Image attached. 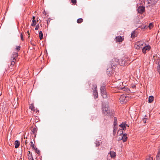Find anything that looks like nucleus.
Wrapping results in <instances>:
<instances>
[{"label": "nucleus", "instance_id": "nucleus-1", "mask_svg": "<svg viewBox=\"0 0 160 160\" xmlns=\"http://www.w3.org/2000/svg\"><path fill=\"white\" fill-rule=\"evenodd\" d=\"M102 111L104 115L106 116H111V113L109 109V106L107 104H103L102 105Z\"/></svg>", "mask_w": 160, "mask_h": 160}, {"label": "nucleus", "instance_id": "nucleus-2", "mask_svg": "<svg viewBox=\"0 0 160 160\" xmlns=\"http://www.w3.org/2000/svg\"><path fill=\"white\" fill-rule=\"evenodd\" d=\"M108 67L107 69L106 72L107 74L109 76H110L114 72V69L115 68V67L113 66L110 65V64Z\"/></svg>", "mask_w": 160, "mask_h": 160}, {"label": "nucleus", "instance_id": "nucleus-3", "mask_svg": "<svg viewBox=\"0 0 160 160\" xmlns=\"http://www.w3.org/2000/svg\"><path fill=\"white\" fill-rule=\"evenodd\" d=\"M101 95L103 98H106L107 97L106 89L104 86L102 85L101 87Z\"/></svg>", "mask_w": 160, "mask_h": 160}, {"label": "nucleus", "instance_id": "nucleus-4", "mask_svg": "<svg viewBox=\"0 0 160 160\" xmlns=\"http://www.w3.org/2000/svg\"><path fill=\"white\" fill-rule=\"evenodd\" d=\"M143 42L139 41L135 44V48L137 49H139L140 48L141 49L142 48V46H143Z\"/></svg>", "mask_w": 160, "mask_h": 160}, {"label": "nucleus", "instance_id": "nucleus-5", "mask_svg": "<svg viewBox=\"0 0 160 160\" xmlns=\"http://www.w3.org/2000/svg\"><path fill=\"white\" fill-rule=\"evenodd\" d=\"M128 97L124 95H121L120 97L119 100L122 104L125 103L128 101Z\"/></svg>", "mask_w": 160, "mask_h": 160}, {"label": "nucleus", "instance_id": "nucleus-6", "mask_svg": "<svg viewBox=\"0 0 160 160\" xmlns=\"http://www.w3.org/2000/svg\"><path fill=\"white\" fill-rule=\"evenodd\" d=\"M119 63V60L117 58H114L112 59L110 62V65L113 66L115 67V66Z\"/></svg>", "mask_w": 160, "mask_h": 160}, {"label": "nucleus", "instance_id": "nucleus-7", "mask_svg": "<svg viewBox=\"0 0 160 160\" xmlns=\"http://www.w3.org/2000/svg\"><path fill=\"white\" fill-rule=\"evenodd\" d=\"M93 87L94 88V89L93 91V95L94 96V98H96L98 97L97 86L96 84H94L93 85Z\"/></svg>", "mask_w": 160, "mask_h": 160}, {"label": "nucleus", "instance_id": "nucleus-8", "mask_svg": "<svg viewBox=\"0 0 160 160\" xmlns=\"http://www.w3.org/2000/svg\"><path fill=\"white\" fill-rule=\"evenodd\" d=\"M119 126L122 129L121 130H118V134L120 135H121L123 133V131H122V130H126L127 129L126 127H125V125H124L122 122L121 124L119 125Z\"/></svg>", "mask_w": 160, "mask_h": 160}, {"label": "nucleus", "instance_id": "nucleus-9", "mask_svg": "<svg viewBox=\"0 0 160 160\" xmlns=\"http://www.w3.org/2000/svg\"><path fill=\"white\" fill-rule=\"evenodd\" d=\"M156 63L158 65L157 67V71L160 74V58H158L156 60Z\"/></svg>", "mask_w": 160, "mask_h": 160}, {"label": "nucleus", "instance_id": "nucleus-10", "mask_svg": "<svg viewBox=\"0 0 160 160\" xmlns=\"http://www.w3.org/2000/svg\"><path fill=\"white\" fill-rule=\"evenodd\" d=\"M151 48L150 47L149 45H147L142 48V51L143 53H145L146 51H149Z\"/></svg>", "mask_w": 160, "mask_h": 160}, {"label": "nucleus", "instance_id": "nucleus-11", "mask_svg": "<svg viewBox=\"0 0 160 160\" xmlns=\"http://www.w3.org/2000/svg\"><path fill=\"white\" fill-rule=\"evenodd\" d=\"M145 11V7L143 6H140L138 8V11L139 13H142Z\"/></svg>", "mask_w": 160, "mask_h": 160}, {"label": "nucleus", "instance_id": "nucleus-12", "mask_svg": "<svg viewBox=\"0 0 160 160\" xmlns=\"http://www.w3.org/2000/svg\"><path fill=\"white\" fill-rule=\"evenodd\" d=\"M157 0H149L148 1V3L149 5L153 6L157 2Z\"/></svg>", "mask_w": 160, "mask_h": 160}, {"label": "nucleus", "instance_id": "nucleus-13", "mask_svg": "<svg viewBox=\"0 0 160 160\" xmlns=\"http://www.w3.org/2000/svg\"><path fill=\"white\" fill-rule=\"evenodd\" d=\"M127 134L126 133H124L123 134L122 136L120 137L119 140H122L123 142H125L127 141Z\"/></svg>", "mask_w": 160, "mask_h": 160}, {"label": "nucleus", "instance_id": "nucleus-14", "mask_svg": "<svg viewBox=\"0 0 160 160\" xmlns=\"http://www.w3.org/2000/svg\"><path fill=\"white\" fill-rule=\"evenodd\" d=\"M116 41L117 42H122L123 40V38L122 36H117L116 37Z\"/></svg>", "mask_w": 160, "mask_h": 160}, {"label": "nucleus", "instance_id": "nucleus-15", "mask_svg": "<svg viewBox=\"0 0 160 160\" xmlns=\"http://www.w3.org/2000/svg\"><path fill=\"white\" fill-rule=\"evenodd\" d=\"M110 154L112 158H114L116 156V154L115 152L111 151L110 152Z\"/></svg>", "mask_w": 160, "mask_h": 160}, {"label": "nucleus", "instance_id": "nucleus-16", "mask_svg": "<svg viewBox=\"0 0 160 160\" xmlns=\"http://www.w3.org/2000/svg\"><path fill=\"white\" fill-rule=\"evenodd\" d=\"M156 158L157 160H160V147H159L158 151Z\"/></svg>", "mask_w": 160, "mask_h": 160}, {"label": "nucleus", "instance_id": "nucleus-17", "mask_svg": "<svg viewBox=\"0 0 160 160\" xmlns=\"http://www.w3.org/2000/svg\"><path fill=\"white\" fill-rule=\"evenodd\" d=\"M154 97L152 96H149L148 98V102L150 103H151L153 101Z\"/></svg>", "mask_w": 160, "mask_h": 160}, {"label": "nucleus", "instance_id": "nucleus-18", "mask_svg": "<svg viewBox=\"0 0 160 160\" xmlns=\"http://www.w3.org/2000/svg\"><path fill=\"white\" fill-rule=\"evenodd\" d=\"M19 142L18 140H16L15 142V148H17L19 146Z\"/></svg>", "mask_w": 160, "mask_h": 160}, {"label": "nucleus", "instance_id": "nucleus-19", "mask_svg": "<svg viewBox=\"0 0 160 160\" xmlns=\"http://www.w3.org/2000/svg\"><path fill=\"white\" fill-rule=\"evenodd\" d=\"M31 143V146L32 147L33 149L36 150L37 149V148L36 146H35L32 142V141H31L30 142Z\"/></svg>", "mask_w": 160, "mask_h": 160}, {"label": "nucleus", "instance_id": "nucleus-20", "mask_svg": "<svg viewBox=\"0 0 160 160\" xmlns=\"http://www.w3.org/2000/svg\"><path fill=\"white\" fill-rule=\"evenodd\" d=\"M101 141H96L95 142V144L96 147H98L101 144Z\"/></svg>", "mask_w": 160, "mask_h": 160}, {"label": "nucleus", "instance_id": "nucleus-21", "mask_svg": "<svg viewBox=\"0 0 160 160\" xmlns=\"http://www.w3.org/2000/svg\"><path fill=\"white\" fill-rule=\"evenodd\" d=\"M39 38L40 40H42L43 37V35L42 31H40L39 32Z\"/></svg>", "mask_w": 160, "mask_h": 160}, {"label": "nucleus", "instance_id": "nucleus-22", "mask_svg": "<svg viewBox=\"0 0 160 160\" xmlns=\"http://www.w3.org/2000/svg\"><path fill=\"white\" fill-rule=\"evenodd\" d=\"M114 126H118V121L117 118L116 117L114 118Z\"/></svg>", "mask_w": 160, "mask_h": 160}, {"label": "nucleus", "instance_id": "nucleus-23", "mask_svg": "<svg viewBox=\"0 0 160 160\" xmlns=\"http://www.w3.org/2000/svg\"><path fill=\"white\" fill-rule=\"evenodd\" d=\"M37 129L36 128H33L32 130V134L35 135V132H36Z\"/></svg>", "mask_w": 160, "mask_h": 160}, {"label": "nucleus", "instance_id": "nucleus-24", "mask_svg": "<svg viewBox=\"0 0 160 160\" xmlns=\"http://www.w3.org/2000/svg\"><path fill=\"white\" fill-rule=\"evenodd\" d=\"M37 24L36 21L35 20H32V23L31 24V26H35Z\"/></svg>", "mask_w": 160, "mask_h": 160}, {"label": "nucleus", "instance_id": "nucleus-25", "mask_svg": "<svg viewBox=\"0 0 160 160\" xmlns=\"http://www.w3.org/2000/svg\"><path fill=\"white\" fill-rule=\"evenodd\" d=\"M83 21V19L82 18H79L77 19V22L78 23H81Z\"/></svg>", "mask_w": 160, "mask_h": 160}, {"label": "nucleus", "instance_id": "nucleus-26", "mask_svg": "<svg viewBox=\"0 0 160 160\" xmlns=\"http://www.w3.org/2000/svg\"><path fill=\"white\" fill-rule=\"evenodd\" d=\"M15 59V58L13 57V59L11 61V66H13L15 63V62L14 61V60Z\"/></svg>", "mask_w": 160, "mask_h": 160}, {"label": "nucleus", "instance_id": "nucleus-27", "mask_svg": "<svg viewBox=\"0 0 160 160\" xmlns=\"http://www.w3.org/2000/svg\"><path fill=\"white\" fill-rule=\"evenodd\" d=\"M29 108L31 109L32 111L34 110V107L33 105L31 104L29 107Z\"/></svg>", "mask_w": 160, "mask_h": 160}, {"label": "nucleus", "instance_id": "nucleus-28", "mask_svg": "<svg viewBox=\"0 0 160 160\" xmlns=\"http://www.w3.org/2000/svg\"><path fill=\"white\" fill-rule=\"evenodd\" d=\"M135 35H136V34H135V32H132V34H131V37L132 38H133L135 37H136Z\"/></svg>", "mask_w": 160, "mask_h": 160}, {"label": "nucleus", "instance_id": "nucleus-29", "mask_svg": "<svg viewBox=\"0 0 160 160\" xmlns=\"http://www.w3.org/2000/svg\"><path fill=\"white\" fill-rule=\"evenodd\" d=\"M153 25L152 23H149L148 27L150 29H151L153 27Z\"/></svg>", "mask_w": 160, "mask_h": 160}, {"label": "nucleus", "instance_id": "nucleus-30", "mask_svg": "<svg viewBox=\"0 0 160 160\" xmlns=\"http://www.w3.org/2000/svg\"><path fill=\"white\" fill-rule=\"evenodd\" d=\"M39 28V25L38 24L36 26V28H35V29L36 30H38V28Z\"/></svg>", "mask_w": 160, "mask_h": 160}, {"label": "nucleus", "instance_id": "nucleus-31", "mask_svg": "<svg viewBox=\"0 0 160 160\" xmlns=\"http://www.w3.org/2000/svg\"><path fill=\"white\" fill-rule=\"evenodd\" d=\"M146 160H153V158L152 157H149L147 158Z\"/></svg>", "mask_w": 160, "mask_h": 160}, {"label": "nucleus", "instance_id": "nucleus-32", "mask_svg": "<svg viewBox=\"0 0 160 160\" xmlns=\"http://www.w3.org/2000/svg\"><path fill=\"white\" fill-rule=\"evenodd\" d=\"M122 123H123L124 125H125V127H126L127 126L128 127H129V125H128V124H127L126 123V122H123Z\"/></svg>", "mask_w": 160, "mask_h": 160}, {"label": "nucleus", "instance_id": "nucleus-33", "mask_svg": "<svg viewBox=\"0 0 160 160\" xmlns=\"http://www.w3.org/2000/svg\"><path fill=\"white\" fill-rule=\"evenodd\" d=\"M20 48H21L20 46H17L16 47V49L17 51H18L20 50Z\"/></svg>", "mask_w": 160, "mask_h": 160}, {"label": "nucleus", "instance_id": "nucleus-34", "mask_svg": "<svg viewBox=\"0 0 160 160\" xmlns=\"http://www.w3.org/2000/svg\"><path fill=\"white\" fill-rule=\"evenodd\" d=\"M35 150L36 151V152L38 154H39L40 153V151L39 150H38L37 148V149Z\"/></svg>", "mask_w": 160, "mask_h": 160}, {"label": "nucleus", "instance_id": "nucleus-35", "mask_svg": "<svg viewBox=\"0 0 160 160\" xmlns=\"http://www.w3.org/2000/svg\"><path fill=\"white\" fill-rule=\"evenodd\" d=\"M71 2L73 4H75L76 2V0H71Z\"/></svg>", "mask_w": 160, "mask_h": 160}, {"label": "nucleus", "instance_id": "nucleus-36", "mask_svg": "<svg viewBox=\"0 0 160 160\" xmlns=\"http://www.w3.org/2000/svg\"><path fill=\"white\" fill-rule=\"evenodd\" d=\"M117 130H115V129H113V134L115 135L116 132Z\"/></svg>", "mask_w": 160, "mask_h": 160}, {"label": "nucleus", "instance_id": "nucleus-37", "mask_svg": "<svg viewBox=\"0 0 160 160\" xmlns=\"http://www.w3.org/2000/svg\"><path fill=\"white\" fill-rule=\"evenodd\" d=\"M117 128H118L117 126L115 125V126H114L113 129H115V130H117Z\"/></svg>", "mask_w": 160, "mask_h": 160}, {"label": "nucleus", "instance_id": "nucleus-38", "mask_svg": "<svg viewBox=\"0 0 160 160\" xmlns=\"http://www.w3.org/2000/svg\"><path fill=\"white\" fill-rule=\"evenodd\" d=\"M20 36H21V39L23 41V35H22V34H21L20 35Z\"/></svg>", "mask_w": 160, "mask_h": 160}, {"label": "nucleus", "instance_id": "nucleus-39", "mask_svg": "<svg viewBox=\"0 0 160 160\" xmlns=\"http://www.w3.org/2000/svg\"><path fill=\"white\" fill-rule=\"evenodd\" d=\"M122 89L124 91H126V88L124 87H123V88H122Z\"/></svg>", "mask_w": 160, "mask_h": 160}, {"label": "nucleus", "instance_id": "nucleus-40", "mask_svg": "<svg viewBox=\"0 0 160 160\" xmlns=\"http://www.w3.org/2000/svg\"><path fill=\"white\" fill-rule=\"evenodd\" d=\"M17 55H18V53L16 52L14 55H13L15 56H16Z\"/></svg>", "mask_w": 160, "mask_h": 160}, {"label": "nucleus", "instance_id": "nucleus-41", "mask_svg": "<svg viewBox=\"0 0 160 160\" xmlns=\"http://www.w3.org/2000/svg\"><path fill=\"white\" fill-rule=\"evenodd\" d=\"M124 62L123 63H122V65H121L122 66L123 65H125V62H124L122 61V62Z\"/></svg>", "mask_w": 160, "mask_h": 160}, {"label": "nucleus", "instance_id": "nucleus-42", "mask_svg": "<svg viewBox=\"0 0 160 160\" xmlns=\"http://www.w3.org/2000/svg\"><path fill=\"white\" fill-rule=\"evenodd\" d=\"M27 33H28V35H30V34H29V31H27Z\"/></svg>", "mask_w": 160, "mask_h": 160}, {"label": "nucleus", "instance_id": "nucleus-43", "mask_svg": "<svg viewBox=\"0 0 160 160\" xmlns=\"http://www.w3.org/2000/svg\"><path fill=\"white\" fill-rule=\"evenodd\" d=\"M35 18V17L33 16L32 17L33 20H34Z\"/></svg>", "mask_w": 160, "mask_h": 160}, {"label": "nucleus", "instance_id": "nucleus-44", "mask_svg": "<svg viewBox=\"0 0 160 160\" xmlns=\"http://www.w3.org/2000/svg\"><path fill=\"white\" fill-rule=\"evenodd\" d=\"M32 160H34L32 158Z\"/></svg>", "mask_w": 160, "mask_h": 160}, {"label": "nucleus", "instance_id": "nucleus-45", "mask_svg": "<svg viewBox=\"0 0 160 160\" xmlns=\"http://www.w3.org/2000/svg\"><path fill=\"white\" fill-rule=\"evenodd\" d=\"M144 123H146V121H144Z\"/></svg>", "mask_w": 160, "mask_h": 160}, {"label": "nucleus", "instance_id": "nucleus-46", "mask_svg": "<svg viewBox=\"0 0 160 160\" xmlns=\"http://www.w3.org/2000/svg\"><path fill=\"white\" fill-rule=\"evenodd\" d=\"M26 141H27V140H26Z\"/></svg>", "mask_w": 160, "mask_h": 160}]
</instances>
